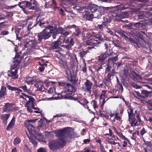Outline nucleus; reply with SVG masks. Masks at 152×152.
Instances as JSON below:
<instances>
[{"label": "nucleus", "mask_w": 152, "mask_h": 152, "mask_svg": "<svg viewBox=\"0 0 152 152\" xmlns=\"http://www.w3.org/2000/svg\"><path fill=\"white\" fill-rule=\"evenodd\" d=\"M70 128L67 127L63 130H60L56 131L55 133L58 137H60L59 140L57 141L53 142L52 144L49 145L50 148L51 150L56 149L58 148V146L63 147L65 144V141L64 139V135L65 133L68 134L69 133Z\"/></svg>", "instance_id": "1"}, {"label": "nucleus", "mask_w": 152, "mask_h": 152, "mask_svg": "<svg viewBox=\"0 0 152 152\" xmlns=\"http://www.w3.org/2000/svg\"><path fill=\"white\" fill-rule=\"evenodd\" d=\"M42 19L41 16H38L36 19V21L37 22V24L39 25L42 28L46 27V28L39 33L38 35V39L40 41L42 39H46L49 38L51 36L52 34H54V31L53 29V27L51 26H43L45 24Z\"/></svg>", "instance_id": "2"}, {"label": "nucleus", "mask_w": 152, "mask_h": 152, "mask_svg": "<svg viewBox=\"0 0 152 152\" xmlns=\"http://www.w3.org/2000/svg\"><path fill=\"white\" fill-rule=\"evenodd\" d=\"M65 93H66V95L63 94L62 96L64 95V98L65 99H69L70 97V95L72 93H74L75 91V88L73 86L69 84L66 83L64 84Z\"/></svg>", "instance_id": "3"}, {"label": "nucleus", "mask_w": 152, "mask_h": 152, "mask_svg": "<svg viewBox=\"0 0 152 152\" xmlns=\"http://www.w3.org/2000/svg\"><path fill=\"white\" fill-rule=\"evenodd\" d=\"M25 127L27 128L28 131L30 135L29 137L28 135L27 134V136L30 140V141L35 147H36L37 145V143L33 140L34 138L33 132H34V127L31 124H29V125H25Z\"/></svg>", "instance_id": "4"}, {"label": "nucleus", "mask_w": 152, "mask_h": 152, "mask_svg": "<svg viewBox=\"0 0 152 152\" xmlns=\"http://www.w3.org/2000/svg\"><path fill=\"white\" fill-rule=\"evenodd\" d=\"M31 5V3L27 1H24L19 2L18 4V5L19 7L22 8L24 12L27 14H28L29 12L26 11V8H28L29 9Z\"/></svg>", "instance_id": "5"}, {"label": "nucleus", "mask_w": 152, "mask_h": 152, "mask_svg": "<svg viewBox=\"0 0 152 152\" xmlns=\"http://www.w3.org/2000/svg\"><path fill=\"white\" fill-rule=\"evenodd\" d=\"M92 85L93 83L91 81L87 80L84 83V86L81 89L83 91L88 92L90 94Z\"/></svg>", "instance_id": "6"}, {"label": "nucleus", "mask_w": 152, "mask_h": 152, "mask_svg": "<svg viewBox=\"0 0 152 152\" xmlns=\"http://www.w3.org/2000/svg\"><path fill=\"white\" fill-rule=\"evenodd\" d=\"M104 137L105 138L106 141L110 144L115 145L118 143L114 141L115 138L113 134H106L104 135Z\"/></svg>", "instance_id": "7"}, {"label": "nucleus", "mask_w": 152, "mask_h": 152, "mask_svg": "<svg viewBox=\"0 0 152 152\" xmlns=\"http://www.w3.org/2000/svg\"><path fill=\"white\" fill-rule=\"evenodd\" d=\"M14 105V104L13 103H5L3 108V110L6 112H10L16 110L15 108L13 107Z\"/></svg>", "instance_id": "8"}, {"label": "nucleus", "mask_w": 152, "mask_h": 152, "mask_svg": "<svg viewBox=\"0 0 152 152\" xmlns=\"http://www.w3.org/2000/svg\"><path fill=\"white\" fill-rule=\"evenodd\" d=\"M8 76L14 79H17L18 77L17 69H12L8 71Z\"/></svg>", "instance_id": "9"}, {"label": "nucleus", "mask_w": 152, "mask_h": 152, "mask_svg": "<svg viewBox=\"0 0 152 152\" xmlns=\"http://www.w3.org/2000/svg\"><path fill=\"white\" fill-rule=\"evenodd\" d=\"M37 45V43L35 40H31L26 41L24 46L25 48L29 47L32 48L35 47Z\"/></svg>", "instance_id": "10"}, {"label": "nucleus", "mask_w": 152, "mask_h": 152, "mask_svg": "<svg viewBox=\"0 0 152 152\" xmlns=\"http://www.w3.org/2000/svg\"><path fill=\"white\" fill-rule=\"evenodd\" d=\"M100 43L99 41L96 40L91 39L87 41L86 42V45L91 46H97Z\"/></svg>", "instance_id": "11"}, {"label": "nucleus", "mask_w": 152, "mask_h": 152, "mask_svg": "<svg viewBox=\"0 0 152 152\" xmlns=\"http://www.w3.org/2000/svg\"><path fill=\"white\" fill-rule=\"evenodd\" d=\"M21 60V57L18 54H17L14 58V61L13 62L14 67L15 68L19 64Z\"/></svg>", "instance_id": "12"}, {"label": "nucleus", "mask_w": 152, "mask_h": 152, "mask_svg": "<svg viewBox=\"0 0 152 152\" xmlns=\"http://www.w3.org/2000/svg\"><path fill=\"white\" fill-rule=\"evenodd\" d=\"M83 16L87 20H90L94 18V14L90 13V12L87 11H85V14H83Z\"/></svg>", "instance_id": "13"}, {"label": "nucleus", "mask_w": 152, "mask_h": 152, "mask_svg": "<svg viewBox=\"0 0 152 152\" xmlns=\"http://www.w3.org/2000/svg\"><path fill=\"white\" fill-rule=\"evenodd\" d=\"M129 122L131 126L132 127H135L136 126L140 125L138 124V122L134 117H132L129 118Z\"/></svg>", "instance_id": "14"}, {"label": "nucleus", "mask_w": 152, "mask_h": 152, "mask_svg": "<svg viewBox=\"0 0 152 152\" xmlns=\"http://www.w3.org/2000/svg\"><path fill=\"white\" fill-rule=\"evenodd\" d=\"M98 9V6L96 4H92L87 6V9L91 11V12H96Z\"/></svg>", "instance_id": "15"}, {"label": "nucleus", "mask_w": 152, "mask_h": 152, "mask_svg": "<svg viewBox=\"0 0 152 152\" xmlns=\"http://www.w3.org/2000/svg\"><path fill=\"white\" fill-rule=\"evenodd\" d=\"M130 76L132 80L134 81L141 80L142 78L139 75L137 74L134 72H131Z\"/></svg>", "instance_id": "16"}, {"label": "nucleus", "mask_w": 152, "mask_h": 152, "mask_svg": "<svg viewBox=\"0 0 152 152\" xmlns=\"http://www.w3.org/2000/svg\"><path fill=\"white\" fill-rule=\"evenodd\" d=\"M61 43V42L59 40L53 42L50 47V50H53L57 49L58 48L59 45Z\"/></svg>", "instance_id": "17"}, {"label": "nucleus", "mask_w": 152, "mask_h": 152, "mask_svg": "<svg viewBox=\"0 0 152 152\" xmlns=\"http://www.w3.org/2000/svg\"><path fill=\"white\" fill-rule=\"evenodd\" d=\"M7 94L6 88L4 86H2L0 90V98L4 97Z\"/></svg>", "instance_id": "18"}, {"label": "nucleus", "mask_w": 152, "mask_h": 152, "mask_svg": "<svg viewBox=\"0 0 152 152\" xmlns=\"http://www.w3.org/2000/svg\"><path fill=\"white\" fill-rule=\"evenodd\" d=\"M22 94L24 95L25 97H26L28 100L27 102L29 103V105L31 104L32 105H34V102L35 100L34 99L33 97H31L30 96H28L24 93H22Z\"/></svg>", "instance_id": "19"}, {"label": "nucleus", "mask_w": 152, "mask_h": 152, "mask_svg": "<svg viewBox=\"0 0 152 152\" xmlns=\"http://www.w3.org/2000/svg\"><path fill=\"white\" fill-rule=\"evenodd\" d=\"M34 138H36L37 140H38L40 141H42V142H45V138H44V137L43 135L41 134H38L36 135L35 136H34V138H33V140H34Z\"/></svg>", "instance_id": "20"}, {"label": "nucleus", "mask_w": 152, "mask_h": 152, "mask_svg": "<svg viewBox=\"0 0 152 152\" xmlns=\"http://www.w3.org/2000/svg\"><path fill=\"white\" fill-rule=\"evenodd\" d=\"M104 9H101L100 10L96 11L94 12V18H99L103 13Z\"/></svg>", "instance_id": "21"}, {"label": "nucleus", "mask_w": 152, "mask_h": 152, "mask_svg": "<svg viewBox=\"0 0 152 152\" xmlns=\"http://www.w3.org/2000/svg\"><path fill=\"white\" fill-rule=\"evenodd\" d=\"M34 85L37 88V91H43L45 88L44 86L42 85L41 83H39L37 82L36 84H34Z\"/></svg>", "instance_id": "22"}, {"label": "nucleus", "mask_w": 152, "mask_h": 152, "mask_svg": "<svg viewBox=\"0 0 152 152\" xmlns=\"http://www.w3.org/2000/svg\"><path fill=\"white\" fill-rule=\"evenodd\" d=\"M15 121V119L14 117H13L7 127V130H9L12 128L14 125Z\"/></svg>", "instance_id": "23"}, {"label": "nucleus", "mask_w": 152, "mask_h": 152, "mask_svg": "<svg viewBox=\"0 0 152 152\" xmlns=\"http://www.w3.org/2000/svg\"><path fill=\"white\" fill-rule=\"evenodd\" d=\"M26 83L28 85H32L36 83V80L33 78H28L26 80Z\"/></svg>", "instance_id": "24"}, {"label": "nucleus", "mask_w": 152, "mask_h": 152, "mask_svg": "<svg viewBox=\"0 0 152 152\" xmlns=\"http://www.w3.org/2000/svg\"><path fill=\"white\" fill-rule=\"evenodd\" d=\"M103 24H104L107 26V24L110 23L111 21V18L107 16L104 17L103 19Z\"/></svg>", "instance_id": "25"}, {"label": "nucleus", "mask_w": 152, "mask_h": 152, "mask_svg": "<svg viewBox=\"0 0 152 152\" xmlns=\"http://www.w3.org/2000/svg\"><path fill=\"white\" fill-rule=\"evenodd\" d=\"M48 57H44L41 58L40 59L41 61L42 62H43V63L42 64L40 62H39V64L40 65H46V63H48V60L47 59Z\"/></svg>", "instance_id": "26"}, {"label": "nucleus", "mask_w": 152, "mask_h": 152, "mask_svg": "<svg viewBox=\"0 0 152 152\" xmlns=\"http://www.w3.org/2000/svg\"><path fill=\"white\" fill-rule=\"evenodd\" d=\"M107 91L104 90H102V91L101 94L100 95V100H101L102 99H105L107 97L106 93Z\"/></svg>", "instance_id": "27"}, {"label": "nucleus", "mask_w": 152, "mask_h": 152, "mask_svg": "<svg viewBox=\"0 0 152 152\" xmlns=\"http://www.w3.org/2000/svg\"><path fill=\"white\" fill-rule=\"evenodd\" d=\"M53 30L54 31V32L56 31H57V34H62L63 33H64V29L61 27H59L58 28L57 30L55 29H54Z\"/></svg>", "instance_id": "28"}, {"label": "nucleus", "mask_w": 152, "mask_h": 152, "mask_svg": "<svg viewBox=\"0 0 152 152\" xmlns=\"http://www.w3.org/2000/svg\"><path fill=\"white\" fill-rule=\"evenodd\" d=\"M37 120V119H34L26 121L24 122V124L25 125H29V124H30V123H34Z\"/></svg>", "instance_id": "29"}, {"label": "nucleus", "mask_w": 152, "mask_h": 152, "mask_svg": "<svg viewBox=\"0 0 152 152\" xmlns=\"http://www.w3.org/2000/svg\"><path fill=\"white\" fill-rule=\"evenodd\" d=\"M10 116L9 114L3 115H2V118L4 122L6 121Z\"/></svg>", "instance_id": "30"}, {"label": "nucleus", "mask_w": 152, "mask_h": 152, "mask_svg": "<svg viewBox=\"0 0 152 152\" xmlns=\"http://www.w3.org/2000/svg\"><path fill=\"white\" fill-rule=\"evenodd\" d=\"M42 83H45V84L46 85V86H48L50 83H52L53 84H54L55 83V82H52V81H50L48 79H46L45 80H43Z\"/></svg>", "instance_id": "31"}, {"label": "nucleus", "mask_w": 152, "mask_h": 152, "mask_svg": "<svg viewBox=\"0 0 152 152\" xmlns=\"http://www.w3.org/2000/svg\"><path fill=\"white\" fill-rule=\"evenodd\" d=\"M54 88L53 87L50 88H47L46 89V90L48 91V92L49 94H52L53 92V90H54Z\"/></svg>", "instance_id": "32"}, {"label": "nucleus", "mask_w": 152, "mask_h": 152, "mask_svg": "<svg viewBox=\"0 0 152 152\" xmlns=\"http://www.w3.org/2000/svg\"><path fill=\"white\" fill-rule=\"evenodd\" d=\"M106 26H107L105 24H103V23H102V24L98 25L97 28L101 30H103V28H105Z\"/></svg>", "instance_id": "33"}, {"label": "nucleus", "mask_w": 152, "mask_h": 152, "mask_svg": "<svg viewBox=\"0 0 152 152\" xmlns=\"http://www.w3.org/2000/svg\"><path fill=\"white\" fill-rule=\"evenodd\" d=\"M124 38L127 41H130L133 43H135V41L134 39L128 37L126 36V37H125Z\"/></svg>", "instance_id": "34"}, {"label": "nucleus", "mask_w": 152, "mask_h": 152, "mask_svg": "<svg viewBox=\"0 0 152 152\" xmlns=\"http://www.w3.org/2000/svg\"><path fill=\"white\" fill-rule=\"evenodd\" d=\"M122 30H116L115 31V32L117 33L120 34L121 36L124 38L125 37H126V35L123 34L122 32Z\"/></svg>", "instance_id": "35"}, {"label": "nucleus", "mask_w": 152, "mask_h": 152, "mask_svg": "<svg viewBox=\"0 0 152 152\" xmlns=\"http://www.w3.org/2000/svg\"><path fill=\"white\" fill-rule=\"evenodd\" d=\"M73 9L78 11H82L83 9H84V8L83 7H80L79 6H74L73 7Z\"/></svg>", "instance_id": "36"}, {"label": "nucleus", "mask_w": 152, "mask_h": 152, "mask_svg": "<svg viewBox=\"0 0 152 152\" xmlns=\"http://www.w3.org/2000/svg\"><path fill=\"white\" fill-rule=\"evenodd\" d=\"M81 34V32L80 30L78 28H76L75 30V32H74L73 35L76 36H77Z\"/></svg>", "instance_id": "37"}, {"label": "nucleus", "mask_w": 152, "mask_h": 152, "mask_svg": "<svg viewBox=\"0 0 152 152\" xmlns=\"http://www.w3.org/2000/svg\"><path fill=\"white\" fill-rule=\"evenodd\" d=\"M20 142V139L18 137H17L14 140V145H17Z\"/></svg>", "instance_id": "38"}, {"label": "nucleus", "mask_w": 152, "mask_h": 152, "mask_svg": "<svg viewBox=\"0 0 152 152\" xmlns=\"http://www.w3.org/2000/svg\"><path fill=\"white\" fill-rule=\"evenodd\" d=\"M91 104H92L93 107L94 109L98 107L97 102L95 100H92L91 102Z\"/></svg>", "instance_id": "39"}, {"label": "nucleus", "mask_w": 152, "mask_h": 152, "mask_svg": "<svg viewBox=\"0 0 152 152\" xmlns=\"http://www.w3.org/2000/svg\"><path fill=\"white\" fill-rule=\"evenodd\" d=\"M130 112H128L129 118L132 117H134L133 115V110L131 108H130Z\"/></svg>", "instance_id": "40"}, {"label": "nucleus", "mask_w": 152, "mask_h": 152, "mask_svg": "<svg viewBox=\"0 0 152 152\" xmlns=\"http://www.w3.org/2000/svg\"><path fill=\"white\" fill-rule=\"evenodd\" d=\"M6 87L7 88L10 90L12 91H15L16 87H13L11 86L10 85H7L6 86Z\"/></svg>", "instance_id": "41"}, {"label": "nucleus", "mask_w": 152, "mask_h": 152, "mask_svg": "<svg viewBox=\"0 0 152 152\" xmlns=\"http://www.w3.org/2000/svg\"><path fill=\"white\" fill-rule=\"evenodd\" d=\"M118 59L117 56L108 59V61H111L112 62H114L116 61Z\"/></svg>", "instance_id": "42"}, {"label": "nucleus", "mask_w": 152, "mask_h": 152, "mask_svg": "<svg viewBox=\"0 0 152 152\" xmlns=\"http://www.w3.org/2000/svg\"><path fill=\"white\" fill-rule=\"evenodd\" d=\"M118 113H115L114 118L116 120L120 121L121 119V118L119 116H118Z\"/></svg>", "instance_id": "43"}, {"label": "nucleus", "mask_w": 152, "mask_h": 152, "mask_svg": "<svg viewBox=\"0 0 152 152\" xmlns=\"http://www.w3.org/2000/svg\"><path fill=\"white\" fill-rule=\"evenodd\" d=\"M79 54L80 57H83L86 54V53L82 50V51H80Z\"/></svg>", "instance_id": "44"}, {"label": "nucleus", "mask_w": 152, "mask_h": 152, "mask_svg": "<svg viewBox=\"0 0 152 152\" xmlns=\"http://www.w3.org/2000/svg\"><path fill=\"white\" fill-rule=\"evenodd\" d=\"M63 47H64L67 50L69 49L72 46L69 44L67 45H63L61 46Z\"/></svg>", "instance_id": "45"}, {"label": "nucleus", "mask_w": 152, "mask_h": 152, "mask_svg": "<svg viewBox=\"0 0 152 152\" xmlns=\"http://www.w3.org/2000/svg\"><path fill=\"white\" fill-rule=\"evenodd\" d=\"M112 76V74L110 73H109L107 75V77L106 79V80L108 82L110 81L111 78Z\"/></svg>", "instance_id": "46"}, {"label": "nucleus", "mask_w": 152, "mask_h": 152, "mask_svg": "<svg viewBox=\"0 0 152 152\" xmlns=\"http://www.w3.org/2000/svg\"><path fill=\"white\" fill-rule=\"evenodd\" d=\"M136 34L138 37L140 39L142 40L143 39V35L139 32H137Z\"/></svg>", "instance_id": "47"}, {"label": "nucleus", "mask_w": 152, "mask_h": 152, "mask_svg": "<svg viewBox=\"0 0 152 152\" xmlns=\"http://www.w3.org/2000/svg\"><path fill=\"white\" fill-rule=\"evenodd\" d=\"M83 62L84 64V66L82 69V70L84 72H85L86 71V63H85L84 60L83 61Z\"/></svg>", "instance_id": "48"}, {"label": "nucleus", "mask_w": 152, "mask_h": 152, "mask_svg": "<svg viewBox=\"0 0 152 152\" xmlns=\"http://www.w3.org/2000/svg\"><path fill=\"white\" fill-rule=\"evenodd\" d=\"M37 152H46V149L44 148H40L37 150Z\"/></svg>", "instance_id": "49"}, {"label": "nucleus", "mask_w": 152, "mask_h": 152, "mask_svg": "<svg viewBox=\"0 0 152 152\" xmlns=\"http://www.w3.org/2000/svg\"><path fill=\"white\" fill-rule=\"evenodd\" d=\"M146 132V131L145 130V129L143 128L142 129L140 130V134L141 135H142Z\"/></svg>", "instance_id": "50"}, {"label": "nucleus", "mask_w": 152, "mask_h": 152, "mask_svg": "<svg viewBox=\"0 0 152 152\" xmlns=\"http://www.w3.org/2000/svg\"><path fill=\"white\" fill-rule=\"evenodd\" d=\"M74 43V39L73 38H72L71 39L70 41H69V44L72 47Z\"/></svg>", "instance_id": "51"}, {"label": "nucleus", "mask_w": 152, "mask_h": 152, "mask_svg": "<svg viewBox=\"0 0 152 152\" xmlns=\"http://www.w3.org/2000/svg\"><path fill=\"white\" fill-rule=\"evenodd\" d=\"M106 31L108 33L110 34L113 35H114L113 32L111 30H110L109 28H107L106 30Z\"/></svg>", "instance_id": "52"}, {"label": "nucleus", "mask_w": 152, "mask_h": 152, "mask_svg": "<svg viewBox=\"0 0 152 152\" xmlns=\"http://www.w3.org/2000/svg\"><path fill=\"white\" fill-rule=\"evenodd\" d=\"M19 88L23 89L24 92H26L27 91V88L26 85L24 86H20Z\"/></svg>", "instance_id": "53"}, {"label": "nucleus", "mask_w": 152, "mask_h": 152, "mask_svg": "<svg viewBox=\"0 0 152 152\" xmlns=\"http://www.w3.org/2000/svg\"><path fill=\"white\" fill-rule=\"evenodd\" d=\"M95 139L96 140V141L99 143L100 146L102 145L101 144V140L98 137H96L95 138Z\"/></svg>", "instance_id": "54"}, {"label": "nucleus", "mask_w": 152, "mask_h": 152, "mask_svg": "<svg viewBox=\"0 0 152 152\" xmlns=\"http://www.w3.org/2000/svg\"><path fill=\"white\" fill-rule=\"evenodd\" d=\"M143 93L145 94L146 96H148V95L150 94V92L146 90H144L143 91Z\"/></svg>", "instance_id": "55"}, {"label": "nucleus", "mask_w": 152, "mask_h": 152, "mask_svg": "<svg viewBox=\"0 0 152 152\" xmlns=\"http://www.w3.org/2000/svg\"><path fill=\"white\" fill-rule=\"evenodd\" d=\"M147 103V106L148 107L152 106V102L151 101H148V102H145Z\"/></svg>", "instance_id": "56"}, {"label": "nucleus", "mask_w": 152, "mask_h": 152, "mask_svg": "<svg viewBox=\"0 0 152 152\" xmlns=\"http://www.w3.org/2000/svg\"><path fill=\"white\" fill-rule=\"evenodd\" d=\"M140 26V23H137L133 24V26L135 27H139Z\"/></svg>", "instance_id": "57"}, {"label": "nucleus", "mask_w": 152, "mask_h": 152, "mask_svg": "<svg viewBox=\"0 0 152 152\" xmlns=\"http://www.w3.org/2000/svg\"><path fill=\"white\" fill-rule=\"evenodd\" d=\"M111 68V67L109 65H107V67L106 69V73L107 72H109L110 71V69Z\"/></svg>", "instance_id": "58"}, {"label": "nucleus", "mask_w": 152, "mask_h": 152, "mask_svg": "<svg viewBox=\"0 0 152 152\" xmlns=\"http://www.w3.org/2000/svg\"><path fill=\"white\" fill-rule=\"evenodd\" d=\"M9 32L8 31H4L1 32V34L2 35H6L8 34Z\"/></svg>", "instance_id": "59"}, {"label": "nucleus", "mask_w": 152, "mask_h": 152, "mask_svg": "<svg viewBox=\"0 0 152 152\" xmlns=\"http://www.w3.org/2000/svg\"><path fill=\"white\" fill-rule=\"evenodd\" d=\"M123 143V144L122 145V146L123 147H125L127 145V142L125 141H123V142H122Z\"/></svg>", "instance_id": "60"}, {"label": "nucleus", "mask_w": 152, "mask_h": 152, "mask_svg": "<svg viewBox=\"0 0 152 152\" xmlns=\"http://www.w3.org/2000/svg\"><path fill=\"white\" fill-rule=\"evenodd\" d=\"M64 43L68 44H69V39H64L63 41Z\"/></svg>", "instance_id": "61"}, {"label": "nucleus", "mask_w": 152, "mask_h": 152, "mask_svg": "<svg viewBox=\"0 0 152 152\" xmlns=\"http://www.w3.org/2000/svg\"><path fill=\"white\" fill-rule=\"evenodd\" d=\"M97 39H98L99 40H103V38H102L101 36L100 35H97L96 37Z\"/></svg>", "instance_id": "62"}, {"label": "nucleus", "mask_w": 152, "mask_h": 152, "mask_svg": "<svg viewBox=\"0 0 152 152\" xmlns=\"http://www.w3.org/2000/svg\"><path fill=\"white\" fill-rule=\"evenodd\" d=\"M63 116H64V115L62 114H58L55 116H54L53 117V118H55L58 117H62Z\"/></svg>", "instance_id": "63"}, {"label": "nucleus", "mask_w": 152, "mask_h": 152, "mask_svg": "<svg viewBox=\"0 0 152 152\" xmlns=\"http://www.w3.org/2000/svg\"><path fill=\"white\" fill-rule=\"evenodd\" d=\"M100 150L101 152H106L104 147L102 145L100 146Z\"/></svg>", "instance_id": "64"}]
</instances>
